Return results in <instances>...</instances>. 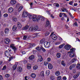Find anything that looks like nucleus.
Wrapping results in <instances>:
<instances>
[{
  "mask_svg": "<svg viewBox=\"0 0 80 80\" xmlns=\"http://www.w3.org/2000/svg\"><path fill=\"white\" fill-rule=\"evenodd\" d=\"M10 42V40L8 38H6L4 40V42L6 44H9Z\"/></svg>",
  "mask_w": 80,
  "mask_h": 80,
  "instance_id": "nucleus-5",
  "label": "nucleus"
},
{
  "mask_svg": "<svg viewBox=\"0 0 80 80\" xmlns=\"http://www.w3.org/2000/svg\"><path fill=\"white\" fill-rule=\"evenodd\" d=\"M60 73L59 71H57L55 72V75L56 76H58L60 75Z\"/></svg>",
  "mask_w": 80,
  "mask_h": 80,
  "instance_id": "nucleus-26",
  "label": "nucleus"
},
{
  "mask_svg": "<svg viewBox=\"0 0 80 80\" xmlns=\"http://www.w3.org/2000/svg\"><path fill=\"white\" fill-rule=\"evenodd\" d=\"M61 64L64 67H65V66L66 65V64H65V62H64V61H62Z\"/></svg>",
  "mask_w": 80,
  "mask_h": 80,
  "instance_id": "nucleus-34",
  "label": "nucleus"
},
{
  "mask_svg": "<svg viewBox=\"0 0 80 80\" xmlns=\"http://www.w3.org/2000/svg\"><path fill=\"white\" fill-rule=\"evenodd\" d=\"M10 48H14L15 46V44H10Z\"/></svg>",
  "mask_w": 80,
  "mask_h": 80,
  "instance_id": "nucleus-40",
  "label": "nucleus"
},
{
  "mask_svg": "<svg viewBox=\"0 0 80 80\" xmlns=\"http://www.w3.org/2000/svg\"><path fill=\"white\" fill-rule=\"evenodd\" d=\"M57 57L58 58H60L61 57V54L59 53H58L57 54Z\"/></svg>",
  "mask_w": 80,
  "mask_h": 80,
  "instance_id": "nucleus-37",
  "label": "nucleus"
},
{
  "mask_svg": "<svg viewBox=\"0 0 80 80\" xmlns=\"http://www.w3.org/2000/svg\"><path fill=\"white\" fill-rule=\"evenodd\" d=\"M79 75H80V73L79 72H78L77 74H75L74 76H73V78L74 79L77 78L79 76Z\"/></svg>",
  "mask_w": 80,
  "mask_h": 80,
  "instance_id": "nucleus-11",
  "label": "nucleus"
},
{
  "mask_svg": "<svg viewBox=\"0 0 80 80\" xmlns=\"http://www.w3.org/2000/svg\"><path fill=\"white\" fill-rule=\"evenodd\" d=\"M75 50L76 49L75 48H72L70 49L71 52L69 54V56L70 57H75V54H74Z\"/></svg>",
  "mask_w": 80,
  "mask_h": 80,
  "instance_id": "nucleus-1",
  "label": "nucleus"
},
{
  "mask_svg": "<svg viewBox=\"0 0 80 80\" xmlns=\"http://www.w3.org/2000/svg\"><path fill=\"white\" fill-rule=\"evenodd\" d=\"M73 1H71L69 3V4L70 5H73Z\"/></svg>",
  "mask_w": 80,
  "mask_h": 80,
  "instance_id": "nucleus-53",
  "label": "nucleus"
},
{
  "mask_svg": "<svg viewBox=\"0 0 80 80\" xmlns=\"http://www.w3.org/2000/svg\"><path fill=\"white\" fill-rule=\"evenodd\" d=\"M50 72L49 70H47L46 72V75H50Z\"/></svg>",
  "mask_w": 80,
  "mask_h": 80,
  "instance_id": "nucleus-28",
  "label": "nucleus"
},
{
  "mask_svg": "<svg viewBox=\"0 0 80 80\" xmlns=\"http://www.w3.org/2000/svg\"><path fill=\"white\" fill-rule=\"evenodd\" d=\"M34 30H37L38 28V27L37 26H36L35 27H33Z\"/></svg>",
  "mask_w": 80,
  "mask_h": 80,
  "instance_id": "nucleus-38",
  "label": "nucleus"
},
{
  "mask_svg": "<svg viewBox=\"0 0 80 80\" xmlns=\"http://www.w3.org/2000/svg\"><path fill=\"white\" fill-rule=\"evenodd\" d=\"M48 68L49 69H52L53 68V66H52V65L50 63H49L48 64Z\"/></svg>",
  "mask_w": 80,
  "mask_h": 80,
  "instance_id": "nucleus-18",
  "label": "nucleus"
},
{
  "mask_svg": "<svg viewBox=\"0 0 80 80\" xmlns=\"http://www.w3.org/2000/svg\"><path fill=\"white\" fill-rule=\"evenodd\" d=\"M74 24L75 25V26H76V27H78V24H77V22L74 23Z\"/></svg>",
  "mask_w": 80,
  "mask_h": 80,
  "instance_id": "nucleus-60",
  "label": "nucleus"
},
{
  "mask_svg": "<svg viewBox=\"0 0 80 80\" xmlns=\"http://www.w3.org/2000/svg\"><path fill=\"white\" fill-rule=\"evenodd\" d=\"M22 55H24L26 53L24 51L22 52Z\"/></svg>",
  "mask_w": 80,
  "mask_h": 80,
  "instance_id": "nucleus-58",
  "label": "nucleus"
},
{
  "mask_svg": "<svg viewBox=\"0 0 80 80\" xmlns=\"http://www.w3.org/2000/svg\"><path fill=\"white\" fill-rule=\"evenodd\" d=\"M41 49L43 52H46V50L42 47H41Z\"/></svg>",
  "mask_w": 80,
  "mask_h": 80,
  "instance_id": "nucleus-46",
  "label": "nucleus"
},
{
  "mask_svg": "<svg viewBox=\"0 0 80 80\" xmlns=\"http://www.w3.org/2000/svg\"><path fill=\"white\" fill-rule=\"evenodd\" d=\"M18 64V62H16L15 64L13 65L12 66V68L14 70H15L17 68V65Z\"/></svg>",
  "mask_w": 80,
  "mask_h": 80,
  "instance_id": "nucleus-12",
  "label": "nucleus"
},
{
  "mask_svg": "<svg viewBox=\"0 0 80 80\" xmlns=\"http://www.w3.org/2000/svg\"><path fill=\"white\" fill-rule=\"evenodd\" d=\"M28 16L30 19H32V18H33V16H32V15L29 13H28Z\"/></svg>",
  "mask_w": 80,
  "mask_h": 80,
  "instance_id": "nucleus-31",
  "label": "nucleus"
},
{
  "mask_svg": "<svg viewBox=\"0 0 80 80\" xmlns=\"http://www.w3.org/2000/svg\"><path fill=\"white\" fill-rule=\"evenodd\" d=\"M76 68L78 70H80V64H78Z\"/></svg>",
  "mask_w": 80,
  "mask_h": 80,
  "instance_id": "nucleus-30",
  "label": "nucleus"
},
{
  "mask_svg": "<svg viewBox=\"0 0 80 80\" xmlns=\"http://www.w3.org/2000/svg\"><path fill=\"white\" fill-rule=\"evenodd\" d=\"M78 5V4L77 3H74V6L76 7V6H77Z\"/></svg>",
  "mask_w": 80,
  "mask_h": 80,
  "instance_id": "nucleus-61",
  "label": "nucleus"
},
{
  "mask_svg": "<svg viewBox=\"0 0 80 80\" xmlns=\"http://www.w3.org/2000/svg\"><path fill=\"white\" fill-rule=\"evenodd\" d=\"M76 60L77 59L76 58H74L72 60L71 62H72V63H74V62H75V61H76Z\"/></svg>",
  "mask_w": 80,
  "mask_h": 80,
  "instance_id": "nucleus-39",
  "label": "nucleus"
},
{
  "mask_svg": "<svg viewBox=\"0 0 80 80\" xmlns=\"http://www.w3.org/2000/svg\"><path fill=\"white\" fill-rule=\"evenodd\" d=\"M13 11V8L12 7H10L8 9V13H12Z\"/></svg>",
  "mask_w": 80,
  "mask_h": 80,
  "instance_id": "nucleus-9",
  "label": "nucleus"
},
{
  "mask_svg": "<svg viewBox=\"0 0 80 80\" xmlns=\"http://www.w3.org/2000/svg\"><path fill=\"white\" fill-rule=\"evenodd\" d=\"M54 4L56 5V7H59L60 5H59V4H58V3H55Z\"/></svg>",
  "mask_w": 80,
  "mask_h": 80,
  "instance_id": "nucleus-43",
  "label": "nucleus"
},
{
  "mask_svg": "<svg viewBox=\"0 0 80 80\" xmlns=\"http://www.w3.org/2000/svg\"><path fill=\"white\" fill-rule=\"evenodd\" d=\"M27 63V60L24 61V63L25 64V63Z\"/></svg>",
  "mask_w": 80,
  "mask_h": 80,
  "instance_id": "nucleus-63",
  "label": "nucleus"
},
{
  "mask_svg": "<svg viewBox=\"0 0 80 80\" xmlns=\"http://www.w3.org/2000/svg\"><path fill=\"white\" fill-rule=\"evenodd\" d=\"M65 48L67 50H69L70 48H71V46L70 45H66L65 46Z\"/></svg>",
  "mask_w": 80,
  "mask_h": 80,
  "instance_id": "nucleus-6",
  "label": "nucleus"
},
{
  "mask_svg": "<svg viewBox=\"0 0 80 80\" xmlns=\"http://www.w3.org/2000/svg\"><path fill=\"white\" fill-rule=\"evenodd\" d=\"M17 29V27L16 26H14L12 28V30L13 31H15V30H16Z\"/></svg>",
  "mask_w": 80,
  "mask_h": 80,
  "instance_id": "nucleus-24",
  "label": "nucleus"
},
{
  "mask_svg": "<svg viewBox=\"0 0 80 80\" xmlns=\"http://www.w3.org/2000/svg\"><path fill=\"white\" fill-rule=\"evenodd\" d=\"M44 45L46 48H49L50 47V43L48 42H44Z\"/></svg>",
  "mask_w": 80,
  "mask_h": 80,
  "instance_id": "nucleus-2",
  "label": "nucleus"
},
{
  "mask_svg": "<svg viewBox=\"0 0 80 80\" xmlns=\"http://www.w3.org/2000/svg\"><path fill=\"white\" fill-rule=\"evenodd\" d=\"M23 8V6H21L20 7H19V9H18V11L19 12H20V11H21L22 10V8Z\"/></svg>",
  "mask_w": 80,
  "mask_h": 80,
  "instance_id": "nucleus-33",
  "label": "nucleus"
},
{
  "mask_svg": "<svg viewBox=\"0 0 80 80\" xmlns=\"http://www.w3.org/2000/svg\"><path fill=\"white\" fill-rule=\"evenodd\" d=\"M17 70L18 72H22V67H18L17 69Z\"/></svg>",
  "mask_w": 80,
  "mask_h": 80,
  "instance_id": "nucleus-21",
  "label": "nucleus"
},
{
  "mask_svg": "<svg viewBox=\"0 0 80 80\" xmlns=\"http://www.w3.org/2000/svg\"><path fill=\"white\" fill-rule=\"evenodd\" d=\"M12 19L14 22H17V17H15V16L12 17Z\"/></svg>",
  "mask_w": 80,
  "mask_h": 80,
  "instance_id": "nucleus-20",
  "label": "nucleus"
},
{
  "mask_svg": "<svg viewBox=\"0 0 80 80\" xmlns=\"http://www.w3.org/2000/svg\"><path fill=\"white\" fill-rule=\"evenodd\" d=\"M17 26L19 29H20V28H22V25L20 23H17Z\"/></svg>",
  "mask_w": 80,
  "mask_h": 80,
  "instance_id": "nucleus-17",
  "label": "nucleus"
},
{
  "mask_svg": "<svg viewBox=\"0 0 80 80\" xmlns=\"http://www.w3.org/2000/svg\"><path fill=\"white\" fill-rule=\"evenodd\" d=\"M69 14L72 18H74V17H73V16H72V15L71 13H70Z\"/></svg>",
  "mask_w": 80,
  "mask_h": 80,
  "instance_id": "nucleus-59",
  "label": "nucleus"
},
{
  "mask_svg": "<svg viewBox=\"0 0 80 80\" xmlns=\"http://www.w3.org/2000/svg\"><path fill=\"white\" fill-rule=\"evenodd\" d=\"M61 79H62V77H61V76H59L58 77V78H57L58 80H61Z\"/></svg>",
  "mask_w": 80,
  "mask_h": 80,
  "instance_id": "nucleus-47",
  "label": "nucleus"
},
{
  "mask_svg": "<svg viewBox=\"0 0 80 80\" xmlns=\"http://www.w3.org/2000/svg\"><path fill=\"white\" fill-rule=\"evenodd\" d=\"M62 79L63 80H67V77H63L62 78Z\"/></svg>",
  "mask_w": 80,
  "mask_h": 80,
  "instance_id": "nucleus-57",
  "label": "nucleus"
},
{
  "mask_svg": "<svg viewBox=\"0 0 80 80\" xmlns=\"http://www.w3.org/2000/svg\"><path fill=\"white\" fill-rule=\"evenodd\" d=\"M21 6H22L21 5L18 3L16 5V7H17V8H19V7H20Z\"/></svg>",
  "mask_w": 80,
  "mask_h": 80,
  "instance_id": "nucleus-45",
  "label": "nucleus"
},
{
  "mask_svg": "<svg viewBox=\"0 0 80 80\" xmlns=\"http://www.w3.org/2000/svg\"><path fill=\"white\" fill-rule=\"evenodd\" d=\"M46 24L45 25L46 27H48L49 25H50V21L48 20H46Z\"/></svg>",
  "mask_w": 80,
  "mask_h": 80,
  "instance_id": "nucleus-19",
  "label": "nucleus"
},
{
  "mask_svg": "<svg viewBox=\"0 0 80 80\" xmlns=\"http://www.w3.org/2000/svg\"><path fill=\"white\" fill-rule=\"evenodd\" d=\"M50 80H54V78H53L52 77H50Z\"/></svg>",
  "mask_w": 80,
  "mask_h": 80,
  "instance_id": "nucleus-64",
  "label": "nucleus"
},
{
  "mask_svg": "<svg viewBox=\"0 0 80 80\" xmlns=\"http://www.w3.org/2000/svg\"><path fill=\"white\" fill-rule=\"evenodd\" d=\"M38 66L35 65L33 67V68L34 70H35L38 68Z\"/></svg>",
  "mask_w": 80,
  "mask_h": 80,
  "instance_id": "nucleus-42",
  "label": "nucleus"
},
{
  "mask_svg": "<svg viewBox=\"0 0 80 80\" xmlns=\"http://www.w3.org/2000/svg\"><path fill=\"white\" fill-rule=\"evenodd\" d=\"M64 45H65V44H62L61 45L58 47L59 48H62Z\"/></svg>",
  "mask_w": 80,
  "mask_h": 80,
  "instance_id": "nucleus-35",
  "label": "nucleus"
},
{
  "mask_svg": "<svg viewBox=\"0 0 80 80\" xmlns=\"http://www.w3.org/2000/svg\"><path fill=\"white\" fill-rule=\"evenodd\" d=\"M33 28L32 26L29 29V32H32L33 31Z\"/></svg>",
  "mask_w": 80,
  "mask_h": 80,
  "instance_id": "nucleus-23",
  "label": "nucleus"
},
{
  "mask_svg": "<svg viewBox=\"0 0 80 80\" xmlns=\"http://www.w3.org/2000/svg\"><path fill=\"white\" fill-rule=\"evenodd\" d=\"M29 27L28 26H26L22 28V30H27V29Z\"/></svg>",
  "mask_w": 80,
  "mask_h": 80,
  "instance_id": "nucleus-25",
  "label": "nucleus"
},
{
  "mask_svg": "<svg viewBox=\"0 0 80 80\" xmlns=\"http://www.w3.org/2000/svg\"><path fill=\"white\" fill-rule=\"evenodd\" d=\"M40 75L42 77H43L44 76V71H42L40 73Z\"/></svg>",
  "mask_w": 80,
  "mask_h": 80,
  "instance_id": "nucleus-36",
  "label": "nucleus"
},
{
  "mask_svg": "<svg viewBox=\"0 0 80 80\" xmlns=\"http://www.w3.org/2000/svg\"><path fill=\"white\" fill-rule=\"evenodd\" d=\"M10 3L11 4V5H15V4L16 3V1L14 0H11Z\"/></svg>",
  "mask_w": 80,
  "mask_h": 80,
  "instance_id": "nucleus-16",
  "label": "nucleus"
},
{
  "mask_svg": "<svg viewBox=\"0 0 80 80\" xmlns=\"http://www.w3.org/2000/svg\"><path fill=\"white\" fill-rule=\"evenodd\" d=\"M4 53L6 57H7L8 58H10L9 61H11V59H10V52L7 51H5Z\"/></svg>",
  "mask_w": 80,
  "mask_h": 80,
  "instance_id": "nucleus-3",
  "label": "nucleus"
},
{
  "mask_svg": "<svg viewBox=\"0 0 80 80\" xmlns=\"http://www.w3.org/2000/svg\"><path fill=\"white\" fill-rule=\"evenodd\" d=\"M52 38L53 40H56L57 38V35L55 34H53L52 36Z\"/></svg>",
  "mask_w": 80,
  "mask_h": 80,
  "instance_id": "nucleus-8",
  "label": "nucleus"
},
{
  "mask_svg": "<svg viewBox=\"0 0 80 80\" xmlns=\"http://www.w3.org/2000/svg\"><path fill=\"white\" fill-rule=\"evenodd\" d=\"M44 19H45V18L43 16H38V20H42V21H43V20H44Z\"/></svg>",
  "mask_w": 80,
  "mask_h": 80,
  "instance_id": "nucleus-7",
  "label": "nucleus"
},
{
  "mask_svg": "<svg viewBox=\"0 0 80 80\" xmlns=\"http://www.w3.org/2000/svg\"><path fill=\"white\" fill-rule=\"evenodd\" d=\"M37 20H38V18H37V16L36 15H33L32 17L33 21H35Z\"/></svg>",
  "mask_w": 80,
  "mask_h": 80,
  "instance_id": "nucleus-10",
  "label": "nucleus"
},
{
  "mask_svg": "<svg viewBox=\"0 0 80 80\" xmlns=\"http://www.w3.org/2000/svg\"><path fill=\"white\" fill-rule=\"evenodd\" d=\"M12 49L13 50L14 53H16L17 49L15 47H14L13 48H12Z\"/></svg>",
  "mask_w": 80,
  "mask_h": 80,
  "instance_id": "nucleus-29",
  "label": "nucleus"
},
{
  "mask_svg": "<svg viewBox=\"0 0 80 80\" xmlns=\"http://www.w3.org/2000/svg\"><path fill=\"white\" fill-rule=\"evenodd\" d=\"M43 42H44V39H42L40 41V43H41V44H43Z\"/></svg>",
  "mask_w": 80,
  "mask_h": 80,
  "instance_id": "nucleus-49",
  "label": "nucleus"
},
{
  "mask_svg": "<svg viewBox=\"0 0 80 80\" xmlns=\"http://www.w3.org/2000/svg\"><path fill=\"white\" fill-rule=\"evenodd\" d=\"M76 65L75 64H72L69 67V69L70 70H72L73 68H75V67Z\"/></svg>",
  "mask_w": 80,
  "mask_h": 80,
  "instance_id": "nucleus-13",
  "label": "nucleus"
},
{
  "mask_svg": "<svg viewBox=\"0 0 80 80\" xmlns=\"http://www.w3.org/2000/svg\"><path fill=\"white\" fill-rule=\"evenodd\" d=\"M45 34L46 36H48V35H49L50 32H46L45 33Z\"/></svg>",
  "mask_w": 80,
  "mask_h": 80,
  "instance_id": "nucleus-41",
  "label": "nucleus"
},
{
  "mask_svg": "<svg viewBox=\"0 0 80 80\" xmlns=\"http://www.w3.org/2000/svg\"><path fill=\"white\" fill-rule=\"evenodd\" d=\"M28 15V13L27 11H23L22 14V17L23 18H25V17H27Z\"/></svg>",
  "mask_w": 80,
  "mask_h": 80,
  "instance_id": "nucleus-4",
  "label": "nucleus"
},
{
  "mask_svg": "<svg viewBox=\"0 0 80 80\" xmlns=\"http://www.w3.org/2000/svg\"><path fill=\"white\" fill-rule=\"evenodd\" d=\"M62 13H60L59 14L60 17H62Z\"/></svg>",
  "mask_w": 80,
  "mask_h": 80,
  "instance_id": "nucleus-62",
  "label": "nucleus"
},
{
  "mask_svg": "<svg viewBox=\"0 0 80 80\" xmlns=\"http://www.w3.org/2000/svg\"><path fill=\"white\" fill-rule=\"evenodd\" d=\"M10 77V74H7L5 75V77H6V78H7L8 77Z\"/></svg>",
  "mask_w": 80,
  "mask_h": 80,
  "instance_id": "nucleus-52",
  "label": "nucleus"
},
{
  "mask_svg": "<svg viewBox=\"0 0 80 80\" xmlns=\"http://www.w3.org/2000/svg\"><path fill=\"white\" fill-rule=\"evenodd\" d=\"M34 45H35V44H34L30 43L29 48H32V47H33V46H34Z\"/></svg>",
  "mask_w": 80,
  "mask_h": 80,
  "instance_id": "nucleus-27",
  "label": "nucleus"
},
{
  "mask_svg": "<svg viewBox=\"0 0 80 80\" xmlns=\"http://www.w3.org/2000/svg\"><path fill=\"white\" fill-rule=\"evenodd\" d=\"M47 60L48 62H50L51 61V58H48L47 59Z\"/></svg>",
  "mask_w": 80,
  "mask_h": 80,
  "instance_id": "nucleus-55",
  "label": "nucleus"
},
{
  "mask_svg": "<svg viewBox=\"0 0 80 80\" xmlns=\"http://www.w3.org/2000/svg\"><path fill=\"white\" fill-rule=\"evenodd\" d=\"M44 65H45V66H47V65H48V62H47V61H46L44 62Z\"/></svg>",
  "mask_w": 80,
  "mask_h": 80,
  "instance_id": "nucleus-51",
  "label": "nucleus"
},
{
  "mask_svg": "<svg viewBox=\"0 0 80 80\" xmlns=\"http://www.w3.org/2000/svg\"><path fill=\"white\" fill-rule=\"evenodd\" d=\"M3 80V77L2 75H0V80Z\"/></svg>",
  "mask_w": 80,
  "mask_h": 80,
  "instance_id": "nucleus-56",
  "label": "nucleus"
},
{
  "mask_svg": "<svg viewBox=\"0 0 80 80\" xmlns=\"http://www.w3.org/2000/svg\"><path fill=\"white\" fill-rule=\"evenodd\" d=\"M9 29L8 28H7L5 29L4 32L6 34H7L9 33Z\"/></svg>",
  "mask_w": 80,
  "mask_h": 80,
  "instance_id": "nucleus-14",
  "label": "nucleus"
},
{
  "mask_svg": "<svg viewBox=\"0 0 80 80\" xmlns=\"http://www.w3.org/2000/svg\"><path fill=\"white\" fill-rule=\"evenodd\" d=\"M38 60L39 61V62H42V60H43V58H42V57H40V58H38Z\"/></svg>",
  "mask_w": 80,
  "mask_h": 80,
  "instance_id": "nucleus-44",
  "label": "nucleus"
},
{
  "mask_svg": "<svg viewBox=\"0 0 80 80\" xmlns=\"http://www.w3.org/2000/svg\"><path fill=\"white\" fill-rule=\"evenodd\" d=\"M8 16V14L7 13H5L3 15L4 17H7Z\"/></svg>",
  "mask_w": 80,
  "mask_h": 80,
  "instance_id": "nucleus-50",
  "label": "nucleus"
},
{
  "mask_svg": "<svg viewBox=\"0 0 80 80\" xmlns=\"http://www.w3.org/2000/svg\"><path fill=\"white\" fill-rule=\"evenodd\" d=\"M36 50H38V51H40V50H41L42 49V48H40V47H37L36 48Z\"/></svg>",
  "mask_w": 80,
  "mask_h": 80,
  "instance_id": "nucleus-32",
  "label": "nucleus"
},
{
  "mask_svg": "<svg viewBox=\"0 0 80 80\" xmlns=\"http://www.w3.org/2000/svg\"><path fill=\"white\" fill-rule=\"evenodd\" d=\"M34 58V55H32L29 57L28 59L29 60H33V59Z\"/></svg>",
  "mask_w": 80,
  "mask_h": 80,
  "instance_id": "nucleus-15",
  "label": "nucleus"
},
{
  "mask_svg": "<svg viewBox=\"0 0 80 80\" xmlns=\"http://www.w3.org/2000/svg\"><path fill=\"white\" fill-rule=\"evenodd\" d=\"M31 76L32 78H34L36 77V74L34 73H32L31 75Z\"/></svg>",
  "mask_w": 80,
  "mask_h": 80,
  "instance_id": "nucleus-22",
  "label": "nucleus"
},
{
  "mask_svg": "<svg viewBox=\"0 0 80 80\" xmlns=\"http://www.w3.org/2000/svg\"><path fill=\"white\" fill-rule=\"evenodd\" d=\"M27 36H24V37L23 38V39L25 40L26 39H27Z\"/></svg>",
  "mask_w": 80,
  "mask_h": 80,
  "instance_id": "nucleus-54",
  "label": "nucleus"
},
{
  "mask_svg": "<svg viewBox=\"0 0 80 80\" xmlns=\"http://www.w3.org/2000/svg\"><path fill=\"white\" fill-rule=\"evenodd\" d=\"M7 68V67H6V65H4L3 67V68L2 69V70H5V69Z\"/></svg>",
  "mask_w": 80,
  "mask_h": 80,
  "instance_id": "nucleus-48",
  "label": "nucleus"
}]
</instances>
